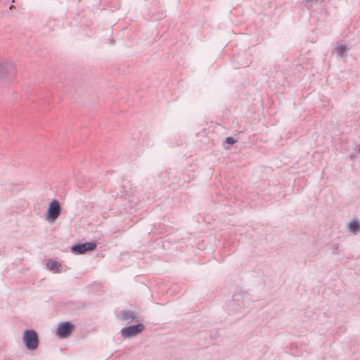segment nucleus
Masks as SVG:
<instances>
[{
  "label": "nucleus",
  "instance_id": "obj_10",
  "mask_svg": "<svg viewBox=\"0 0 360 360\" xmlns=\"http://www.w3.org/2000/svg\"><path fill=\"white\" fill-rule=\"evenodd\" d=\"M347 48L345 44H341L336 47L335 51L338 56L340 58H345L347 56Z\"/></svg>",
  "mask_w": 360,
  "mask_h": 360
},
{
  "label": "nucleus",
  "instance_id": "obj_1",
  "mask_svg": "<svg viewBox=\"0 0 360 360\" xmlns=\"http://www.w3.org/2000/svg\"><path fill=\"white\" fill-rule=\"evenodd\" d=\"M226 307L230 314H240L245 307L243 295L241 293L233 295L232 299L226 304Z\"/></svg>",
  "mask_w": 360,
  "mask_h": 360
},
{
  "label": "nucleus",
  "instance_id": "obj_7",
  "mask_svg": "<svg viewBox=\"0 0 360 360\" xmlns=\"http://www.w3.org/2000/svg\"><path fill=\"white\" fill-rule=\"evenodd\" d=\"M75 328L74 324L70 321L61 322L56 328V335L60 338H65L70 335Z\"/></svg>",
  "mask_w": 360,
  "mask_h": 360
},
{
  "label": "nucleus",
  "instance_id": "obj_9",
  "mask_svg": "<svg viewBox=\"0 0 360 360\" xmlns=\"http://www.w3.org/2000/svg\"><path fill=\"white\" fill-rule=\"evenodd\" d=\"M46 266L49 270L54 273H58L60 271L59 267L60 264L57 261L49 259L46 262Z\"/></svg>",
  "mask_w": 360,
  "mask_h": 360
},
{
  "label": "nucleus",
  "instance_id": "obj_17",
  "mask_svg": "<svg viewBox=\"0 0 360 360\" xmlns=\"http://www.w3.org/2000/svg\"><path fill=\"white\" fill-rule=\"evenodd\" d=\"M359 152H360V144H359Z\"/></svg>",
  "mask_w": 360,
  "mask_h": 360
},
{
  "label": "nucleus",
  "instance_id": "obj_2",
  "mask_svg": "<svg viewBox=\"0 0 360 360\" xmlns=\"http://www.w3.org/2000/svg\"><path fill=\"white\" fill-rule=\"evenodd\" d=\"M23 342L27 349L34 350L39 345V338L37 332L32 329L25 330L23 333Z\"/></svg>",
  "mask_w": 360,
  "mask_h": 360
},
{
  "label": "nucleus",
  "instance_id": "obj_8",
  "mask_svg": "<svg viewBox=\"0 0 360 360\" xmlns=\"http://www.w3.org/2000/svg\"><path fill=\"white\" fill-rule=\"evenodd\" d=\"M120 319L123 321L129 323L132 321L139 322L141 319L139 316H136V313L131 310H122L120 312Z\"/></svg>",
  "mask_w": 360,
  "mask_h": 360
},
{
  "label": "nucleus",
  "instance_id": "obj_5",
  "mask_svg": "<svg viewBox=\"0 0 360 360\" xmlns=\"http://www.w3.org/2000/svg\"><path fill=\"white\" fill-rule=\"evenodd\" d=\"M61 213V207L60 203L56 200H53L49 205L46 219L49 221H54L60 216Z\"/></svg>",
  "mask_w": 360,
  "mask_h": 360
},
{
  "label": "nucleus",
  "instance_id": "obj_11",
  "mask_svg": "<svg viewBox=\"0 0 360 360\" xmlns=\"http://www.w3.org/2000/svg\"><path fill=\"white\" fill-rule=\"evenodd\" d=\"M348 228L351 232L356 233L360 230V223L357 220H353L349 224Z\"/></svg>",
  "mask_w": 360,
  "mask_h": 360
},
{
  "label": "nucleus",
  "instance_id": "obj_16",
  "mask_svg": "<svg viewBox=\"0 0 360 360\" xmlns=\"http://www.w3.org/2000/svg\"><path fill=\"white\" fill-rule=\"evenodd\" d=\"M120 7V4L118 2L117 6H114L115 9L118 8Z\"/></svg>",
  "mask_w": 360,
  "mask_h": 360
},
{
  "label": "nucleus",
  "instance_id": "obj_12",
  "mask_svg": "<svg viewBox=\"0 0 360 360\" xmlns=\"http://www.w3.org/2000/svg\"><path fill=\"white\" fill-rule=\"evenodd\" d=\"M330 250L333 255L339 254V244L337 243H332L330 245Z\"/></svg>",
  "mask_w": 360,
  "mask_h": 360
},
{
  "label": "nucleus",
  "instance_id": "obj_3",
  "mask_svg": "<svg viewBox=\"0 0 360 360\" xmlns=\"http://www.w3.org/2000/svg\"><path fill=\"white\" fill-rule=\"evenodd\" d=\"M16 74V68L11 62L0 63V78L8 80L14 78Z\"/></svg>",
  "mask_w": 360,
  "mask_h": 360
},
{
  "label": "nucleus",
  "instance_id": "obj_13",
  "mask_svg": "<svg viewBox=\"0 0 360 360\" xmlns=\"http://www.w3.org/2000/svg\"><path fill=\"white\" fill-rule=\"evenodd\" d=\"M225 143L229 145H233L236 143V140L231 136H228L225 139Z\"/></svg>",
  "mask_w": 360,
  "mask_h": 360
},
{
  "label": "nucleus",
  "instance_id": "obj_4",
  "mask_svg": "<svg viewBox=\"0 0 360 360\" xmlns=\"http://www.w3.org/2000/svg\"><path fill=\"white\" fill-rule=\"evenodd\" d=\"M144 329L145 326L143 323H138L122 328L120 330V333L124 338H129L141 333Z\"/></svg>",
  "mask_w": 360,
  "mask_h": 360
},
{
  "label": "nucleus",
  "instance_id": "obj_14",
  "mask_svg": "<svg viewBox=\"0 0 360 360\" xmlns=\"http://www.w3.org/2000/svg\"><path fill=\"white\" fill-rule=\"evenodd\" d=\"M319 0H304V1L307 4H309L310 5L313 6L314 4H316L319 2Z\"/></svg>",
  "mask_w": 360,
  "mask_h": 360
},
{
  "label": "nucleus",
  "instance_id": "obj_15",
  "mask_svg": "<svg viewBox=\"0 0 360 360\" xmlns=\"http://www.w3.org/2000/svg\"><path fill=\"white\" fill-rule=\"evenodd\" d=\"M121 188H122V189H123V187H122ZM124 191H123V190H122V191H121V193H117L116 194V196L122 197V196L124 195Z\"/></svg>",
  "mask_w": 360,
  "mask_h": 360
},
{
  "label": "nucleus",
  "instance_id": "obj_6",
  "mask_svg": "<svg viewBox=\"0 0 360 360\" xmlns=\"http://www.w3.org/2000/svg\"><path fill=\"white\" fill-rule=\"evenodd\" d=\"M96 248L95 241L77 243L71 247L72 252L75 255H82L87 252L92 251Z\"/></svg>",
  "mask_w": 360,
  "mask_h": 360
}]
</instances>
